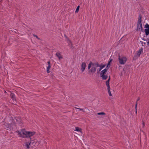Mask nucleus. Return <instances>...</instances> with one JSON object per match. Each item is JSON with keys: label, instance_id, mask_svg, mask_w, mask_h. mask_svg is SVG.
I'll return each mask as SVG.
<instances>
[{"label": "nucleus", "instance_id": "f257e3e1", "mask_svg": "<svg viewBox=\"0 0 149 149\" xmlns=\"http://www.w3.org/2000/svg\"><path fill=\"white\" fill-rule=\"evenodd\" d=\"M16 132L18 133V135L19 137L23 138H26V135L27 131L25 129H22L20 131H17Z\"/></svg>", "mask_w": 149, "mask_h": 149}, {"label": "nucleus", "instance_id": "f03ea898", "mask_svg": "<svg viewBox=\"0 0 149 149\" xmlns=\"http://www.w3.org/2000/svg\"><path fill=\"white\" fill-rule=\"evenodd\" d=\"M99 66V64L98 63H93L92 64V67L89 71V72L90 73H94L96 70V68L98 67Z\"/></svg>", "mask_w": 149, "mask_h": 149}, {"label": "nucleus", "instance_id": "7ed1b4c3", "mask_svg": "<svg viewBox=\"0 0 149 149\" xmlns=\"http://www.w3.org/2000/svg\"><path fill=\"white\" fill-rule=\"evenodd\" d=\"M13 120L12 122L13 123L8 124L7 123H5L4 124V125L5 126V127L6 128V129L8 130H10L11 129L12 127L14 125H15L16 122L14 120V119L13 118H11Z\"/></svg>", "mask_w": 149, "mask_h": 149}, {"label": "nucleus", "instance_id": "20e7f679", "mask_svg": "<svg viewBox=\"0 0 149 149\" xmlns=\"http://www.w3.org/2000/svg\"><path fill=\"white\" fill-rule=\"evenodd\" d=\"M137 30L139 31H142L143 28L141 23V19L140 16L138 19Z\"/></svg>", "mask_w": 149, "mask_h": 149}, {"label": "nucleus", "instance_id": "39448f33", "mask_svg": "<svg viewBox=\"0 0 149 149\" xmlns=\"http://www.w3.org/2000/svg\"><path fill=\"white\" fill-rule=\"evenodd\" d=\"M118 60L119 63L122 65L124 64L127 61V58L125 56L120 57L118 55Z\"/></svg>", "mask_w": 149, "mask_h": 149}, {"label": "nucleus", "instance_id": "423d86ee", "mask_svg": "<svg viewBox=\"0 0 149 149\" xmlns=\"http://www.w3.org/2000/svg\"><path fill=\"white\" fill-rule=\"evenodd\" d=\"M35 134V132H31L27 131L26 138H30V139L31 140V137L34 135Z\"/></svg>", "mask_w": 149, "mask_h": 149}, {"label": "nucleus", "instance_id": "0eeeda50", "mask_svg": "<svg viewBox=\"0 0 149 149\" xmlns=\"http://www.w3.org/2000/svg\"><path fill=\"white\" fill-rule=\"evenodd\" d=\"M145 27L146 28L144 30L146 35V36H148L149 34V25L148 24H146L145 25Z\"/></svg>", "mask_w": 149, "mask_h": 149}, {"label": "nucleus", "instance_id": "6e6552de", "mask_svg": "<svg viewBox=\"0 0 149 149\" xmlns=\"http://www.w3.org/2000/svg\"><path fill=\"white\" fill-rule=\"evenodd\" d=\"M86 67V64L85 62H83L81 65V70L83 72L85 70Z\"/></svg>", "mask_w": 149, "mask_h": 149}, {"label": "nucleus", "instance_id": "1a4fd4ad", "mask_svg": "<svg viewBox=\"0 0 149 149\" xmlns=\"http://www.w3.org/2000/svg\"><path fill=\"white\" fill-rule=\"evenodd\" d=\"M106 66V65L101 64L100 65H99L98 67H100L99 68H97V73H99L101 70Z\"/></svg>", "mask_w": 149, "mask_h": 149}, {"label": "nucleus", "instance_id": "9d476101", "mask_svg": "<svg viewBox=\"0 0 149 149\" xmlns=\"http://www.w3.org/2000/svg\"><path fill=\"white\" fill-rule=\"evenodd\" d=\"M47 63L48 64V66L47 68V73H49L50 72L49 70L51 67L50 61H48L47 62Z\"/></svg>", "mask_w": 149, "mask_h": 149}, {"label": "nucleus", "instance_id": "9b49d317", "mask_svg": "<svg viewBox=\"0 0 149 149\" xmlns=\"http://www.w3.org/2000/svg\"><path fill=\"white\" fill-rule=\"evenodd\" d=\"M16 122L19 123L20 124H22V122L21 121V118L20 117H17L15 118Z\"/></svg>", "mask_w": 149, "mask_h": 149}, {"label": "nucleus", "instance_id": "f8f14e48", "mask_svg": "<svg viewBox=\"0 0 149 149\" xmlns=\"http://www.w3.org/2000/svg\"><path fill=\"white\" fill-rule=\"evenodd\" d=\"M10 96L13 100V102L16 101L15 95L12 93H10Z\"/></svg>", "mask_w": 149, "mask_h": 149}, {"label": "nucleus", "instance_id": "ddd939ff", "mask_svg": "<svg viewBox=\"0 0 149 149\" xmlns=\"http://www.w3.org/2000/svg\"><path fill=\"white\" fill-rule=\"evenodd\" d=\"M107 68L106 67V68L102 71L100 73V75L103 76V75L105 74L107 72Z\"/></svg>", "mask_w": 149, "mask_h": 149}, {"label": "nucleus", "instance_id": "4468645a", "mask_svg": "<svg viewBox=\"0 0 149 149\" xmlns=\"http://www.w3.org/2000/svg\"><path fill=\"white\" fill-rule=\"evenodd\" d=\"M143 49L141 48L139 50L136 54L137 57H139L140 56V54L143 52Z\"/></svg>", "mask_w": 149, "mask_h": 149}, {"label": "nucleus", "instance_id": "2eb2a0df", "mask_svg": "<svg viewBox=\"0 0 149 149\" xmlns=\"http://www.w3.org/2000/svg\"><path fill=\"white\" fill-rule=\"evenodd\" d=\"M31 144V142H26L25 143V146L27 149H29L30 148V145Z\"/></svg>", "mask_w": 149, "mask_h": 149}, {"label": "nucleus", "instance_id": "dca6fc26", "mask_svg": "<svg viewBox=\"0 0 149 149\" xmlns=\"http://www.w3.org/2000/svg\"><path fill=\"white\" fill-rule=\"evenodd\" d=\"M56 55L58 58L59 59H60L62 58V56L61 55L60 53L59 52L56 53Z\"/></svg>", "mask_w": 149, "mask_h": 149}, {"label": "nucleus", "instance_id": "f3484780", "mask_svg": "<svg viewBox=\"0 0 149 149\" xmlns=\"http://www.w3.org/2000/svg\"><path fill=\"white\" fill-rule=\"evenodd\" d=\"M75 130L77 131H79L81 133H82L81 129L80 128L78 127H75Z\"/></svg>", "mask_w": 149, "mask_h": 149}, {"label": "nucleus", "instance_id": "a211bd4d", "mask_svg": "<svg viewBox=\"0 0 149 149\" xmlns=\"http://www.w3.org/2000/svg\"><path fill=\"white\" fill-rule=\"evenodd\" d=\"M101 77H102V78L103 79H107L108 76L107 75H103V76L100 75Z\"/></svg>", "mask_w": 149, "mask_h": 149}, {"label": "nucleus", "instance_id": "6ab92c4d", "mask_svg": "<svg viewBox=\"0 0 149 149\" xmlns=\"http://www.w3.org/2000/svg\"><path fill=\"white\" fill-rule=\"evenodd\" d=\"M109 79H108L106 82V85L107 86V88H110L109 85Z\"/></svg>", "mask_w": 149, "mask_h": 149}, {"label": "nucleus", "instance_id": "aec40b11", "mask_svg": "<svg viewBox=\"0 0 149 149\" xmlns=\"http://www.w3.org/2000/svg\"><path fill=\"white\" fill-rule=\"evenodd\" d=\"M93 63H92L91 62H90L89 64L88 67V69H90L91 66H92V64H93Z\"/></svg>", "mask_w": 149, "mask_h": 149}, {"label": "nucleus", "instance_id": "412c9836", "mask_svg": "<svg viewBox=\"0 0 149 149\" xmlns=\"http://www.w3.org/2000/svg\"><path fill=\"white\" fill-rule=\"evenodd\" d=\"M30 141L31 142H31V144H32V145L33 146L35 145L36 144V143L34 141L31 139L30 140Z\"/></svg>", "mask_w": 149, "mask_h": 149}, {"label": "nucleus", "instance_id": "4be33fe9", "mask_svg": "<svg viewBox=\"0 0 149 149\" xmlns=\"http://www.w3.org/2000/svg\"><path fill=\"white\" fill-rule=\"evenodd\" d=\"M108 91L109 93V95L110 96H111L112 95L110 91V88H107Z\"/></svg>", "mask_w": 149, "mask_h": 149}, {"label": "nucleus", "instance_id": "5701e85b", "mask_svg": "<svg viewBox=\"0 0 149 149\" xmlns=\"http://www.w3.org/2000/svg\"><path fill=\"white\" fill-rule=\"evenodd\" d=\"M79 7H80V6H78L77 7V8H76V10L75 11V12L76 13H77L79 11Z\"/></svg>", "mask_w": 149, "mask_h": 149}, {"label": "nucleus", "instance_id": "b1692460", "mask_svg": "<svg viewBox=\"0 0 149 149\" xmlns=\"http://www.w3.org/2000/svg\"><path fill=\"white\" fill-rule=\"evenodd\" d=\"M112 61V59H110V60L109 61V62L107 64V67H108V66H109V65H110V63Z\"/></svg>", "mask_w": 149, "mask_h": 149}, {"label": "nucleus", "instance_id": "393cba45", "mask_svg": "<svg viewBox=\"0 0 149 149\" xmlns=\"http://www.w3.org/2000/svg\"><path fill=\"white\" fill-rule=\"evenodd\" d=\"M97 114L98 115H105V113L104 112H100V113H97Z\"/></svg>", "mask_w": 149, "mask_h": 149}, {"label": "nucleus", "instance_id": "a878e982", "mask_svg": "<svg viewBox=\"0 0 149 149\" xmlns=\"http://www.w3.org/2000/svg\"><path fill=\"white\" fill-rule=\"evenodd\" d=\"M137 103H136L135 104V112L136 114L137 113Z\"/></svg>", "mask_w": 149, "mask_h": 149}, {"label": "nucleus", "instance_id": "bb28decb", "mask_svg": "<svg viewBox=\"0 0 149 149\" xmlns=\"http://www.w3.org/2000/svg\"><path fill=\"white\" fill-rule=\"evenodd\" d=\"M33 35V36H34V37H36V38H37L38 39H39H39H40V38H39L38 37V36L37 35H34V34Z\"/></svg>", "mask_w": 149, "mask_h": 149}, {"label": "nucleus", "instance_id": "cd10ccee", "mask_svg": "<svg viewBox=\"0 0 149 149\" xmlns=\"http://www.w3.org/2000/svg\"><path fill=\"white\" fill-rule=\"evenodd\" d=\"M142 125L143 127H144L145 126V123L144 121H143Z\"/></svg>", "mask_w": 149, "mask_h": 149}, {"label": "nucleus", "instance_id": "c85d7f7f", "mask_svg": "<svg viewBox=\"0 0 149 149\" xmlns=\"http://www.w3.org/2000/svg\"><path fill=\"white\" fill-rule=\"evenodd\" d=\"M147 45L149 46V39H148V41L147 42Z\"/></svg>", "mask_w": 149, "mask_h": 149}, {"label": "nucleus", "instance_id": "c756f323", "mask_svg": "<svg viewBox=\"0 0 149 149\" xmlns=\"http://www.w3.org/2000/svg\"><path fill=\"white\" fill-rule=\"evenodd\" d=\"M78 109H79V110H81V111H83V109H80V108H77Z\"/></svg>", "mask_w": 149, "mask_h": 149}, {"label": "nucleus", "instance_id": "7c9ffc66", "mask_svg": "<svg viewBox=\"0 0 149 149\" xmlns=\"http://www.w3.org/2000/svg\"><path fill=\"white\" fill-rule=\"evenodd\" d=\"M110 76H109V79H109V80H110Z\"/></svg>", "mask_w": 149, "mask_h": 149}, {"label": "nucleus", "instance_id": "2f4dec72", "mask_svg": "<svg viewBox=\"0 0 149 149\" xmlns=\"http://www.w3.org/2000/svg\"><path fill=\"white\" fill-rule=\"evenodd\" d=\"M4 93H6V91H4Z\"/></svg>", "mask_w": 149, "mask_h": 149}, {"label": "nucleus", "instance_id": "473e14b6", "mask_svg": "<svg viewBox=\"0 0 149 149\" xmlns=\"http://www.w3.org/2000/svg\"><path fill=\"white\" fill-rule=\"evenodd\" d=\"M108 67H109V66H108V67H107V68H108Z\"/></svg>", "mask_w": 149, "mask_h": 149}]
</instances>
